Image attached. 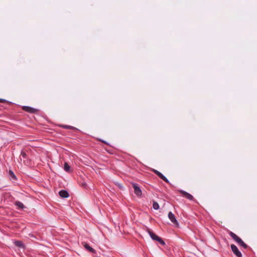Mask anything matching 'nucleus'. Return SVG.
<instances>
[{
    "label": "nucleus",
    "instance_id": "14",
    "mask_svg": "<svg viewBox=\"0 0 257 257\" xmlns=\"http://www.w3.org/2000/svg\"><path fill=\"white\" fill-rule=\"evenodd\" d=\"M153 207L155 210H158L159 209L160 206L159 204L157 202L153 201Z\"/></svg>",
    "mask_w": 257,
    "mask_h": 257
},
{
    "label": "nucleus",
    "instance_id": "5",
    "mask_svg": "<svg viewBox=\"0 0 257 257\" xmlns=\"http://www.w3.org/2000/svg\"><path fill=\"white\" fill-rule=\"evenodd\" d=\"M179 192L183 195V197L187 198L189 200L192 201L193 200V199H194L193 196L190 193H188L187 192L184 191L183 190H180Z\"/></svg>",
    "mask_w": 257,
    "mask_h": 257
},
{
    "label": "nucleus",
    "instance_id": "8",
    "mask_svg": "<svg viewBox=\"0 0 257 257\" xmlns=\"http://www.w3.org/2000/svg\"><path fill=\"white\" fill-rule=\"evenodd\" d=\"M59 194L62 198H66L69 196V193L65 190H61L59 191Z\"/></svg>",
    "mask_w": 257,
    "mask_h": 257
},
{
    "label": "nucleus",
    "instance_id": "7",
    "mask_svg": "<svg viewBox=\"0 0 257 257\" xmlns=\"http://www.w3.org/2000/svg\"><path fill=\"white\" fill-rule=\"evenodd\" d=\"M229 235L237 243L240 242V241L242 240L240 237H239L237 235H236L234 233L232 232V231H229Z\"/></svg>",
    "mask_w": 257,
    "mask_h": 257
},
{
    "label": "nucleus",
    "instance_id": "4",
    "mask_svg": "<svg viewBox=\"0 0 257 257\" xmlns=\"http://www.w3.org/2000/svg\"><path fill=\"white\" fill-rule=\"evenodd\" d=\"M22 109L23 110L31 113H36L38 111L37 109L29 106H23Z\"/></svg>",
    "mask_w": 257,
    "mask_h": 257
},
{
    "label": "nucleus",
    "instance_id": "6",
    "mask_svg": "<svg viewBox=\"0 0 257 257\" xmlns=\"http://www.w3.org/2000/svg\"><path fill=\"white\" fill-rule=\"evenodd\" d=\"M168 217L172 223L175 224H178V221L176 219L175 215L172 212L170 211L169 212Z\"/></svg>",
    "mask_w": 257,
    "mask_h": 257
},
{
    "label": "nucleus",
    "instance_id": "23",
    "mask_svg": "<svg viewBox=\"0 0 257 257\" xmlns=\"http://www.w3.org/2000/svg\"><path fill=\"white\" fill-rule=\"evenodd\" d=\"M6 101H7V100H6V99L0 98L1 102H6Z\"/></svg>",
    "mask_w": 257,
    "mask_h": 257
},
{
    "label": "nucleus",
    "instance_id": "20",
    "mask_svg": "<svg viewBox=\"0 0 257 257\" xmlns=\"http://www.w3.org/2000/svg\"><path fill=\"white\" fill-rule=\"evenodd\" d=\"M158 176H159L161 179H163L164 178H165V176L163 174H162L161 173H160L159 174V175H158Z\"/></svg>",
    "mask_w": 257,
    "mask_h": 257
},
{
    "label": "nucleus",
    "instance_id": "18",
    "mask_svg": "<svg viewBox=\"0 0 257 257\" xmlns=\"http://www.w3.org/2000/svg\"><path fill=\"white\" fill-rule=\"evenodd\" d=\"M162 180L163 181H164L165 182H166L167 183H169V184H170V181H169V180L166 177H165V178H164Z\"/></svg>",
    "mask_w": 257,
    "mask_h": 257
},
{
    "label": "nucleus",
    "instance_id": "19",
    "mask_svg": "<svg viewBox=\"0 0 257 257\" xmlns=\"http://www.w3.org/2000/svg\"><path fill=\"white\" fill-rule=\"evenodd\" d=\"M153 172H154V173H155V174H156L157 175H158H158H159V174L161 173V172H160L159 171H158V170H155V169H154V170H153Z\"/></svg>",
    "mask_w": 257,
    "mask_h": 257
},
{
    "label": "nucleus",
    "instance_id": "21",
    "mask_svg": "<svg viewBox=\"0 0 257 257\" xmlns=\"http://www.w3.org/2000/svg\"><path fill=\"white\" fill-rule=\"evenodd\" d=\"M99 141H100V142H102V143H104V144H105L107 145H109V144H108L107 142H106V141H104V140H101V139H100V140H99Z\"/></svg>",
    "mask_w": 257,
    "mask_h": 257
},
{
    "label": "nucleus",
    "instance_id": "9",
    "mask_svg": "<svg viewBox=\"0 0 257 257\" xmlns=\"http://www.w3.org/2000/svg\"><path fill=\"white\" fill-rule=\"evenodd\" d=\"M83 246L85 249L88 250V251L92 252L93 253H96V250L94 249H93L92 247H91L88 244L84 243Z\"/></svg>",
    "mask_w": 257,
    "mask_h": 257
},
{
    "label": "nucleus",
    "instance_id": "17",
    "mask_svg": "<svg viewBox=\"0 0 257 257\" xmlns=\"http://www.w3.org/2000/svg\"><path fill=\"white\" fill-rule=\"evenodd\" d=\"M21 156L23 158H26V157H27V154L26 153L24 152V151H22L21 152Z\"/></svg>",
    "mask_w": 257,
    "mask_h": 257
},
{
    "label": "nucleus",
    "instance_id": "12",
    "mask_svg": "<svg viewBox=\"0 0 257 257\" xmlns=\"http://www.w3.org/2000/svg\"><path fill=\"white\" fill-rule=\"evenodd\" d=\"M14 204L17 206L18 208H21V209L23 210L24 208H26L25 205L23 204V203L19 201H16L15 202Z\"/></svg>",
    "mask_w": 257,
    "mask_h": 257
},
{
    "label": "nucleus",
    "instance_id": "15",
    "mask_svg": "<svg viewBox=\"0 0 257 257\" xmlns=\"http://www.w3.org/2000/svg\"><path fill=\"white\" fill-rule=\"evenodd\" d=\"M239 245L241 246L244 249H246L247 247V244H246L243 241L241 240L240 242L238 243Z\"/></svg>",
    "mask_w": 257,
    "mask_h": 257
},
{
    "label": "nucleus",
    "instance_id": "11",
    "mask_svg": "<svg viewBox=\"0 0 257 257\" xmlns=\"http://www.w3.org/2000/svg\"><path fill=\"white\" fill-rule=\"evenodd\" d=\"M9 176L11 180L15 181L17 180L16 176L12 170L9 171Z\"/></svg>",
    "mask_w": 257,
    "mask_h": 257
},
{
    "label": "nucleus",
    "instance_id": "22",
    "mask_svg": "<svg viewBox=\"0 0 257 257\" xmlns=\"http://www.w3.org/2000/svg\"><path fill=\"white\" fill-rule=\"evenodd\" d=\"M82 186L84 188H86L87 184L85 182H83L82 183Z\"/></svg>",
    "mask_w": 257,
    "mask_h": 257
},
{
    "label": "nucleus",
    "instance_id": "24",
    "mask_svg": "<svg viewBox=\"0 0 257 257\" xmlns=\"http://www.w3.org/2000/svg\"><path fill=\"white\" fill-rule=\"evenodd\" d=\"M119 187H120V188L122 187L121 185H119Z\"/></svg>",
    "mask_w": 257,
    "mask_h": 257
},
{
    "label": "nucleus",
    "instance_id": "1",
    "mask_svg": "<svg viewBox=\"0 0 257 257\" xmlns=\"http://www.w3.org/2000/svg\"><path fill=\"white\" fill-rule=\"evenodd\" d=\"M148 232L149 234L150 235L151 238L153 240H156V241H158L162 245H165V241L160 237L158 236L155 233H154L153 232H152V231H151L150 230H148Z\"/></svg>",
    "mask_w": 257,
    "mask_h": 257
},
{
    "label": "nucleus",
    "instance_id": "13",
    "mask_svg": "<svg viewBox=\"0 0 257 257\" xmlns=\"http://www.w3.org/2000/svg\"><path fill=\"white\" fill-rule=\"evenodd\" d=\"M70 167L67 163H65L64 165V169L66 172L70 171Z\"/></svg>",
    "mask_w": 257,
    "mask_h": 257
},
{
    "label": "nucleus",
    "instance_id": "2",
    "mask_svg": "<svg viewBox=\"0 0 257 257\" xmlns=\"http://www.w3.org/2000/svg\"><path fill=\"white\" fill-rule=\"evenodd\" d=\"M132 185L134 189L135 194L138 197H141L142 195V190L140 187L138 186L137 183H133Z\"/></svg>",
    "mask_w": 257,
    "mask_h": 257
},
{
    "label": "nucleus",
    "instance_id": "3",
    "mask_svg": "<svg viewBox=\"0 0 257 257\" xmlns=\"http://www.w3.org/2000/svg\"><path fill=\"white\" fill-rule=\"evenodd\" d=\"M231 249L233 253L237 256V257H242V255L241 252L238 250L237 246L234 244H231Z\"/></svg>",
    "mask_w": 257,
    "mask_h": 257
},
{
    "label": "nucleus",
    "instance_id": "10",
    "mask_svg": "<svg viewBox=\"0 0 257 257\" xmlns=\"http://www.w3.org/2000/svg\"><path fill=\"white\" fill-rule=\"evenodd\" d=\"M14 243L16 246H17L18 247L23 248L24 249L25 248V244L22 241L15 240L14 241Z\"/></svg>",
    "mask_w": 257,
    "mask_h": 257
},
{
    "label": "nucleus",
    "instance_id": "16",
    "mask_svg": "<svg viewBox=\"0 0 257 257\" xmlns=\"http://www.w3.org/2000/svg\"><path fill=\"white\" fill-rule=\"evenodd\" d=\"M62 127L65 129H71L73 130L75 128L74 126H71V125H62Z\"/></svg>",
    "mask_w": 257,
    "mask_h": 257
}]
</instances>
